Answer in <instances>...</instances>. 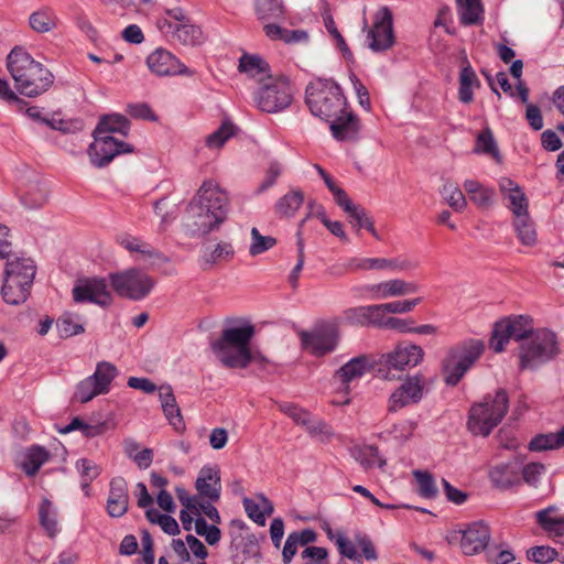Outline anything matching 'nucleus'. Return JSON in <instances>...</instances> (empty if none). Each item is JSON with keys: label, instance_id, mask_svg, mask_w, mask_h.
I'll use <instances>...</instances> for the list:
<instances>
[{"label": "nucleus", "instance_id": "1", "mask_svg": "<svg viewBox=\"0 0 564 564\" xmlns=\"http://www.w3.org/2000/svg\"><path fill=\"white\" fill-rule=\"evenodd\" d=\"M228 213L227 193L214 181H204L186 208L184 230L189 237L207 236L219 229Z\"/></svg>", "mask_w": 564, "mask_h": 564}, {"label": "nucleus", "instance_id": "2", "mask_svg": "<svg viewBox=\"0 0 564 564\" xmlns=\"http://www.w3.org/2000/svg\"><path fill=\"white\" fill-rule=\"evenodd\" d=\"M7 68L14 80L17 91L29 98L46 93L54 83L52 72L35 61L22 46H14L11 50L7 57Z\"/></svg>", "mask_w": 564, "mask_h": 564}, {"label": "nucleus", "instance_id": "3", "mask_svg": "<svg viewBox=\"0 0 564 564\" xmlns=\"http://www.w3.org/2000/svg\"><path fill=\"white\" fill-rule=\"evenodd\" d=\"M254 326L250 323L223 329L219 338L210 343V349L219 362L229 369H246L252 361L264 362L260 354L251 351L250 341L254 336Z\"/></svg>", "mask_w": 564, "mask_h": 564}, {"label": "nucleus", "instance_id": "4", "mask_svg": "<svg viewBox=\"0 0 564 564\" xmlns=\"http://www.w3.org/2000/svg\"><path fill=\"white\" fill-rule=\"evenodd\" d=\"M4 259L7 262L1 288L2 297L10 305H20L31 294V288L36 274V265L31 258L17 256L13 252Z\"/></svg>", "mask_w": 564, "mask_h": 564}, {"label": "nucleus", "instance_id": "5", "mask_svg": "<svg viewBox=\"0 0 564 564\" xmlns=\"http://www.w3.org/2000/svg\"><path fill=\"white\" fill-rule=\"evenodd\" d=\"M305 102L313 116L325 121L339 116L347 106L340 86L333 79H317L307 85Z\"/></svg>", "mask_w": 564, "mask_h": 564}, {"label": "nucleus", "instance_id": "6", "mask_svg": "<svg viewBox=\"0 0 564 564\" xmlns=\"http://www.w3.org/2000/svg\"><path fill=\"white\" fill-rule=\"evenodd\" d=\"M508 409V393L505 389H498L494 395L487 394L470 408L467 427L474 435L488 436L500 424Z\"/></svg>", "mask_w": 564, "mask_h": 564}, {"label": "nucleus", "instance_id": "7", "mask_svg": "<svg viewBox=\"0 0 564 564\" xmlns=\"http://www.w3.org/2000/svg\"><path fill=\"white\" fill-rule=\"evenodd\" d=\"M485 350L480 339L469 338L452 346L442 361V372L446 386L455 387L475 365Z\"/></svg>", "mask_w": 564, "mask_h": 564}, {"label": "nucleus", "instance_id": "8", "mask_svg": "<svg viewBox=\"0 0 564 564\" xmlns=\"http://www.w3.org/2000/svg\"><path fill=\"white\" fill-rule=\"evenodd\" d=\"M560 354L556 334L539 328L519 346V368L535 370Z\"/></svg>", "mask_w": 564, "mask_h": 564}, {"label": "nucleus", "instance_id": "9", "mask_svg": "<svg viewBox=\"0 0 564 564\" xmlns=\"http://www.w3.org/2000/svg\"><path fill=\"white\" fill-rule=\"evenodd\" d=\"M257 107L268 113L283 111L293 100V89L290 79L279 75L268 78L253 94Z\"/></svg>", "mask_w": 564, "mask_h": 564}, {"label": "nucleus", "instance_id": "10", "mask_svg": "<svg viewBox=\"0 0 564 564\" xmlns=\"http://www.w3.org/2000/svg\"><path fill=\"white\" fill-rule=\"evenodd\" d=\"M534 332L533 319L529 315L505 317L495 323L489 346L495 352H501L510 338L521 344Z\"/></svg>", "mask_w": 564, "mask_h": 564}, {"label": "nucleus", "instance_id": "11", "mask_svg": "<svg viewBox=\"0 0 564 564\" xmlns=\"http://www.w3.org/2000/svg\"><path fill=\"white\" fill-rule=\"evenodd\" d=\"M109 282L120 297L133 301L144 299L155 284L150 275L135 268L110 273Z\"/></svg>", "mask_w": 564, "mask_h": 564}, {"label": "nucleus", "instance_id": "12", "mask_svg": "<svg viewBox=\"0 0 564 564\" xmlns=\"http://www.w3.org/2000/svg\"><path fill=\"white\" fill-rule=\"evenodd\" d=\"M423 349L416 345H399L393 351L381 357V366L386 367L383 377L388 380L400 379L398 373L417 366L423 359Z\"/></svg>", "mask_w": 564, "mask_h": 564}, {"label": "nucleus", "instance_id": "13", "mask_svg": "<svg viewBox=\"0 0 564 564\" xmlns=\"http://www.w3.org/2000/svg\"><path fill=\"white\" fill-rule=\"evenodd\" d=\"M94 142L89 145L88 155L96 167L108 165L117 155L131 153L133 148L113 135L98 134L93 132Z\"/></svg>", "mask_w": 564, "mask_h": 564}, {"label": "nucleus", "instance_id": "14", "mask_svg": "<svg viewBox=\"0 0 564 564\" xmlns=\"http://www.w3.org/2000/svg\"><path fill=\"white\" fill-rule=\"evenodd\" d=\"M368 47L383 52L394 44L393 18L389 8H381L375 15L372 28L367 33Z\"/></svg>", "mask_w": 564, "mask_h": 564}, {"label": "nucleus", "instance_id": "15", "mask_svg": "<svg viewBox=\"0 0 564 564\" xmlns=\"http://www.w3.org/2000/svg\"><path fill=\"white\" fill-rule=\"evenodd\" d=\"M73 300L76 303H94L102 307H107L112 303V295L108 291L105 279H84L78 280L73 288Z\"/></svg>", "mask_w": 564, "mask_h": 564}, {"label": "nucleus", "instance_id": "16", "mask_svg": "<svg viewBox=\"0 0 564 564\" xmlns=\"http://www.w3.org/2000/svg\"><path fill=\"white\" fill-rule=\"evenodd\" d=\"M300 338L304 349L310 350L316 357H321L336 348L338 332L335 326L327 325L313 332L303 330L300 333Z\"/></svg>", "mask_w": 564, "mask_h": 564}, {"label": "nucleus", "instance_id": "17", "mask_svg": "<svg viewBox=\"0 0 564 564\" xmlns=\"http://www.w3.org/2000/svg\"><path fill=\"white\" fill-rule=\"evenodd\" d=\"M147 65L156 76L194 75V70L189 69L171 52L162 47L156 48L147 57Z\"/></svg>", "mask_w": 564, "mask_h": 564}, {"label": "nucleus", "instance_id": "18", "mask_svg": "<svg viewBox=\"0 0 564 564\" xmlns=\"http://www.w3.org/2000/svg\"><path fill=\"white\" fill-rule=\"evenodd\" d=\"M158 28L164 35L171 36L173 41L186 46H196L203 42L200 28L189 22L173 23L171 20L162 18L158 20Z\"/></svg>", "mask_w": 564, "mask_h": 564}, {"label": "nucleus", "instance_id": "19", "mask_svg": "<svg viewBox=\"0 0 564 564\" xmlns=\"http://www.w3.org/2000/svg\"><path fill=\"white\" fill-rule=\"evenodd\" d=\"M489 541V527L481 521L474 522L462 531L460 549L465 555H475L484 550L487 551Z\"/></svg>", "mask_w": 564, "mask_h": 564}, {"label": "nucleus", "instance_id": "20", "mask_svg": "<svg viewBox=\"0 0 564 564\" xmlns=\"http://www.w3.org/2000/svg\"><path fill=\"white\" fill-rule=\"evenodd\" d=\"M332 135L338 141H356L360 132V120L347 106L345 110L328 120Z\"/></svg>", "mask_w": 564, "mask_h": 564}, {"label": "nucleus", "instance_id": "21", "mask_svg": "<svg viewBox=\"0 0 564 564\" xmlns=\"http://www.w3.org/2000/svg\"><path fill=\"white\" fill-rule=\"evenodd\" d=\"M129 491L128 482L123 477H115L109 484V495L106 510L111 518H120L128 511Z\"/></svg>", "mask_w": 564, "mask_h": 564}, {"label": "nucleus", "instance_id": "22", "mask_svg": "<svg viewBox=\"0 0 564 564\" xmlns=\"http://www.w3.org/2000/svg\"><path fill=\"white\" fill-rule=\"evenodd\" d=\"M195 488L200 497L213 502L218 501L221 491L219 469L216 466L202 467L195 481Z\"/></svg>", "mask_w": 564, "mask_h": 564}, {"label": "nucleus", "instance_id": "23", "mask_svg": "<svg viewBox=\"0 0 564 564\" xmlns=\"http://www.w3.org/2000/svg\"><path fill=\"white\" fill-rule=\"evenodd\" d=\"M159 399L166 420L173 425L176 432H183L185 430V423L170 384L159 387Z\"/></svg>", "mask_w": 564, "mask_h": 564}, {"label": "nucleus", "instance_id": "24", "mask_svg": "<svg viewBox=\"0 0 564 564\" xmlns=\"http://www.w3.org/2000/svg\"><path fill=\"white\" fill-rule=\"evenodd\" d=\"M238 69L240 73L256 79L260 86L268 82V78L273 77L270 74V65L259 55L245 53L239 58Z\"/></svg>", "mask_w": 564, "mask_h": 564}, {"label": "nucleus", "instance_id": "25", "mask_svg": "<svg viewBox=\"0 0 564 564\" xmlns=\"http://www.w3.org/2000/svg\"><path fill=\"white\" fill-rule=\"evenodd\" d=\"M492 484L500 489H508L520 484V463L509 462L492 467L489 471Z\"/></svg>", "mask_w": 564, "mask_h": 564}, {"label": "nucleus", "instance_id": "26", "mask_svg": "<svg viewBox=\"0 0 564 564\" xmlns=\"http://www.w3.org/2000/svg\"><path fill=\"white\" fill-rule=\"evenodd\" d=\"M480 82L467 56L463 57V67L459 73L458 99L463 104L474 100V88H479Z\"/></svg>", "mask_w": 564, "mask_h": 564}, {"label": "nucleus", "instance_id": "27", "mask_svg": "<svg viewBox=\"0 0 564 564\" xmlns=\"http://www.w3.org/2000/svg\"><path fill=\"white\" fill-rule=\"evenodd\" d=\"M371 368L367 356H358L350 359L336 372V377L345 384V391H348V383L355 379L361 378Z\"/></svg>", "mask_w": 564, "mask_h": 564}, {"label": "nucleus", "instance_id": "28", "mask_svg": "<svg viewBox=\"0 0 564 564\" xmlns=\"http://www.w3.org/2000/svg\"><path fill=\"white\" fill-rule=\"evenodd\" d=\"M459 22L464 26L479 25L484 22V7L480 0H455Z\"/></svg>", "mask_w": 564, "mask_h": 564}, {"label": "nucleus", "instance_id": "29", "mask_svg": "<svg viewBox=\"0 0 564 564\" xmlns=\"http://www.w3.org/2000/svg\"><path fill=\"white\" fill-rule=\"evenodd\" d=\"M130 130L129 120L119 113L105 115L100 118L95 128V133L113 135L118 133L122 137L128 135Z\"/></svg>", "mask_w": 564, "mask_h": 564}, {"label": "nucleus", "instance_id": "30", "mask_svg": "<svg viewBox=\"0 0 564 564\" xmlns=\"http://www.w3.org/2000/svg\"><path fill=\"white\" fill-rule=\"evenodd\" d=\"M50 458L51 454L45 447L32 445L26 449L21 467L28 476H34Z\"/></svg>", "mask_w": 564, "mask_h": 564}, {"label": "nucleus", "instance_id": "31", "mask_svg": "<svg viewBox=\"0 0 564 564\" xmlns=\"http://www.w3.org/2000/svg\"><path fill=\"white\" fill-rule=\"evenodd\" d=\"M29 24L36 33H48L57 26V17L51 8H41L31 13Z\"/></svg>", "mask_w": 564, "mask_h": 564}, {"label": "nucleus", "instance_id": "32", "mask_svg": "<svg viewBox=\"0 0 564 564\" xmlns=\"http://www.w3.org/2000/svg\"><path fill=\"white\" fill-rule=\"evenodd\" d=\"M304 202V194L301 189H292L283 195L275 204V213L280 217L290 218L295 215Z\"/></svg>", "mask_w": 564, "mask_h": 564}, {"label": "nucleus", "instance_id": "33", "mask_svg": "<svg viewBox=\"0 0 564 564\" xmlns=\"http://www.w3.org/2000/svg\"><path fill=\"white\" fill-rule=\"evenodd\" d=\"M56 327L61 338H69L85 332L82 316L70 312H65L57 318Z\"/></svg>", "mask_w": 564, "mask_h": 564}, {"label": "nucleus", "instance_id": "34", "mask_svg": "<svg viewBox=\"0 0 564 564\" xmlns=\"http://www.w3.org/2000/svg\"><path fill=\"white\" fill-rule=\"evenodd\" d=\"M564 446V426L557 433L535 435L529 443L532 452L555 449Z\"/></svg>", "mask_w": 564, "mask_h": 564}, {"label": "nucleus", "instance_id": "35", "mask_svg": "<svg viewBox=\"0 0 564 564\" xmlns=\"http://www.w3.org/2000/svg\"><path fill=\"white\" fill-rule=\"evenodd\" d=\"M117 367L108 361H100L96 366L95 372L89 378L98 386L99 391L107 393L109 391L110 383L117 377Z\"/></svg>", "mask_w": 564, "mask_h": 564}, {"label": "nucleus", "instance_id": "36", "mask_svg": "<svg viewBox=\"0 0 564 564\" xmlns=\"http://www.w3.org/2000/svg\"><path fill=\"white\" fill-rule=\"evenodd\" d=\"M284 6L281 0H258L256 14L262 22L284 19Z\"/></svg>", "mask_w": 564, "mask_h": 564}, {"label": "nucleus", "instance_id": "37", "mask_svg": "<svg viewBox=\"0 0 564 564\" xmlns=\"http://www.w3.org/2000/svg\"><path fill=\"white\" fill-rule=\"evenodd\" d=\"M383 299L403 296L419 291L420 286L415 282H408L401 279H392L382 282Z\"/></svg>", "mask_w": 564, "mask_h": 564}, {"label": "nucleus", "instance_id": "38", "mask_svg": "<svg viewBox=\"0 0 564 564\" xmlns=\"http://www.w3.org/2000/svg\"><path fill=\"white\" fill-rule=\"evenodd\" d=\"M513 227L517 236L522 245L533 246L536 242V232L534 224L531 220L529 214L527 216L514 219Z\"/></svg>", "mask_w": 564, "mask_h": 564}, {"label": "nucleus", "instance_id": "39", "mask_svg": "<svg viewBox=\"0 0 564 564\" xmlns=\"http://www.w3.org/2000/svg\"><path fill=\"white\" fill-rule=\"evenodd\" d=\"M400 388H403L404 394L406 395V400L409 405L415 404L421 401L423 398V389H424V379L422 375H415L411 377H406V379L401 383Z\"/></svg>", "mask_w": 564, "mask_h": 564}, {"label": "nucleus", "instance_id": "40", "mask_svg": "<svg viewBox=\"0 0 564 564\" xmlns=\"http://www.w3.org/2000/svg\"><path fill=\"white\" fill-rule=\"evenodd\" d=\"M476 153H484L492 156L495 160H500V153L495 141L494 134L489 128L484 129L476 139L475 150Z\"/></svg>", "mask_w": 564, "mask_h": 564}, {"label": "nucleus", "instance_id": "41", "mask_svg": "<svg viewBox=\"0 0 564 564\" xmlns=\"http://www.w3.org/2000/svg\"><path fill=\"white\" fill-rule=\"evenodd\" d=\"M441 194L454 210L462 212L465 209L467 205L466 198L455 183L447 181L443 185Z\"/></svg>", "mask_w": 564, "mask_h": 564}, {"label": "nucleus", "instance_id": "42", "mask_svg": "<svg viewBox=\"0 0 564 564\" xmlns=\"http://www.w3.org/2000/svg\"><path fill=\"white\" fill-rule=\"evenodd\" d=\"M40 524L47 532L48 536L53 538L57 533V521L53 510L52 502L44 498L39 508Z\"/></svg>", "mask_w": 564, "mask_h": 564}, {"label": "nucleus", "instance_id": "43", "mask_svg": "<svg viewBox=\"0 0 564 564\" xmlns=\"http://www.w3.org/2000/svg\"><path fill=\"white\" fill-rule=\"evenodd\" d=\"M237 127L230 121H224L221 126L210 133L206 139V145L209 148H220L225 142L236 133Z\"/></svg>", "mask_w": 564, "mask_h": 564}, {"label": "nucleus", "instance_id": "44", "mask_svg": "<svg viewBox=\"0 0 564 564\" xmlns=\"http://www.w3.org/2000/svg\"><path fill=\"white\" fill-rule=\"evenodd\" d=\"M349 221L354 227H357L358 229L365 228L368 230L376 239H380L372 218L368 215L367 210L358 205L349 215H348Z\"/></svg>", "mask_w": 564, "mask_h": 564}, {"label": "nucleus", "instance_id": "45", "mask_svg": "<svg viewBox=\"0 0 564 564\" xmlns=\"http://www.w3.org/2000/svg\"><path fill=\"white\" fill-rule=\"evenodd\" d=\"M47 200V191L40 184H32L22 196V204L29 209L42 207Z\"/></svg>", "mask_w": 564, "mask_h": 564}, {"label": "nucleus", "instance_id": "46", "mask_svg": "<svg viewBox=\"0 0 564 564\" xmlns=\"http://www.w3.org/2000/svg\"><path fill=\"white\" fill-rule=\"evenodd\" d=\"M413 475L419 484L417 492L421 497L432 499L437 496V487L432 474L429 471L415 470Z\"/></svg>", "mask_w": 564, "mask_h": 564}, {"label": "nucleus", "instance_id": "47", "mask_svg": "<svg viewBox=\"0 0 564 564\" xmlns=\"http://www.w3.org/2000/svg\"><path fill=\"white\" fill-rule=\"evenodd\" d=\"M555 507H549L546 509L540 510L536 513L538 523L549 533L554 534L556 536L557 532L562 524H564V517H555L552 518L550 514L554 511Z\"/></svg>", "mask_w": 564, "mask_h": 564}, {"label": "nucleus", "instance_id": "48", "mask_svg": "<svg viewBox=\"0 0 564 564\" xmlns=\"http://www.w3.org/2000/svg\"><path fill=\"white\" fill-rule=\"evenodd\" d=\"M251 245L249 252L252 257L263 253L275 246L276 239L271 236H262L260 231L253 227L251 229Z\"/></svg>", "mask_w": 564, "mask_h": 564}, {"label": "nucleus", "instance_id": "49", "mask_svg": "<svg viewBox=\"0 0 564 564\" xmlns=\"http://www.w3.org/2000/svg\"><path fill=\"white\" fill-rule=\"evenodd\" d=\"M195 532L198 535L204 536L205 541L209 545L217 544L221 538L219 528L215 524H208L200 516H197V519L195 520Z\"/></svg>", "mask_w": 564, "mask_h": 564}, {"label": "nucleus", "instance_id": "50", "mask_svg": "<svg viewBox=\"0 0 564 564\" xmlns=\"http://www.w3.org/2000/svg\"><path fill=\"white\" fill-rule=\"evenodd\" d=\"M99 394H104L102 391H99L98 386L87 377L77 384L73 399L80 403H87Z\"/></svg>", "mask_w": 564, "mask_h": 564}, {"label": "nucleus", "instance_id": "51", "mask_svg": "<svg viewBox=\"0 0 564 564\" xmlns=\"http://www.w3.org/2000/svg\"><path fill=\"white\" fill-rule=\"evenodd\" d=\"M302 564H330L328 551L323 546H306L301 553Z\"/></svg>", "mask_w": 564, "mask_h": 564}, {"label": "nucleus", "instance_id": "52", "mask_svg": "<svg viewBox=\"0 0 564 564\" xmlns=\"http://www.w3.org/2000/svg\"><path fill=\"white\" fill-rule=\"evenodd\" d=\"M558 556V552L545 545L533 546L527 551L528 560L538 564H547Z\"/></svg>", "mask_w": 564, "mask_h": 564}, {"label": "nucleus", "instance_id": "53", "mask_svg": "<svg viewBox=\"0 0 564 564\" xmlns=\"http://www.w3.org/2000/svg\"><path fill=\"white\" fill-rule=\"evenodd\" d=\"M355 544L356 543L347 539L341 532L336 533V545L340 555L348 560L357 562L358 564H361V555L357 552Z\"/></svg>", "mask_w": 564, "mask_h": 564}, {"label": "nucleus", "instance_id": "54", "mask_svg": "<svg viewBox=\"0 0 564 564\" xmlns=\"http://www.w3.org/2000/svg\"><path fill=\"white\" fill-rule=\"evenodd\" d=\"M379 270H390L394 272L414 270L417 264L405 258H379Z\"/></svg>", "mask_w": 564, "mask_h": 564}, {"label": "nucleus", "instance_id": "55", "mask_svg": "<svg viewBox=\"0 0 564 564\" xmlns=\"http://www.w3.org/2000/svg\"><path fill=\"white\" fill-rule=\"evenodd\" d=\"M510 202V209L514 215L516 219L522 216H527L529 214V203L528 197L524 192L520 188L514 193L508 195Z\"/></svg>", "mask_w": 564, "mask_h": 564}, {"label": "nucleus", "instance_id": "56", "mask_svg": "<svg viewBox=\"0 0 564 564\" xmlns=\"http://www.w3.org/2000/svg\"><path fill=\"white\" fill-rule=\"evenodd\" d=\"M356 459L365 469L372 468L377 462L379 467H383L386 464V460L380 459L377 446H367L366 448L360 449L356 456Z\"/></svg>", "mask_w": 564, "mask_h": 564}, {"label": "nucleus", "instance_id": "57", "mask_svg": "<svg viewBox=\"0 0 564 564\" xmlns=\"http://www.w3.org/2000/svg\"><path fill=\"white\" fill-rule=\"evenodd\" d=\"M279 410L290 416L296 424H308L310 413L294 403L282 402Z\"/></svg>", "mask_w": 564, "mask_h": 564}, {"label": "nucleus", "instance_id": "58", "mask_svg": "<svg viewBox=\"0 0 564 564\" xmlns=\"http://www.w3.org/2000/svg\"><path fill=\"white\" fill-rule=\"evenodd\" d=\"M235 250L230 242H219L215 249L204 257L206 263H216L219 260H229L234 257Z\"/></svg>", "mask_w": 564, "mask_h": 564}, {"label": "nucleus", "instance_id": "59", "mask_svg": "<svg viewBox=\"0 0 564 564\" xmlns=\"http://www.w3.org/2000/svg\"><path fill=\"white\" fill-rule=\"evenodd\" d=\"M76 468L79 471L82 479H85L87 481H93L94 479H96L101 471L99 465L87 458H82L77 460Z\"/></svg>", "mask_w": 564, "mask_h": 564}, {"label": "nucleus", "instance_id": "60", "mask_svg": "<svg viewBox=\"0 0 564 564\" xmlns=\"http://www.w3.org/2000/svg\"><path fill=\"white\" fill-rule=\"evenodd\" d=\"M324 22H325L326 30L336 40L337 46L340 50V52L343 53V55L346 58H351L352 57V53L350 52V50H349L347 43L345 42L343 35L337 30L333 17L329 15V17L325 18Z\"/></svg>", "mask_w": 564, "mask_h": 564}, {"label": "nucleus", "instance_id": "61", "mask_svg": "<svg viewBox=\"0 0 564 564\" xmlns=\"http://www.w3.org/2000/svg\"><path fill=\"white\" fill-rule=\"evenodd\" d=\"M369 305L348 308L345 311V318L349 324L369 326Z\"/></svg>", "mask_w": 564, "mask_h": 564}, {"label": "nucleus", "instance_id": "62", "mask_svg": "<svg viewBox=\"0 0 564 564\" xmlns=\"http://www.w3.org/2000/svg\"><path fill=\"white\" fill-rule=\"evenodd\" d=\"M422 302V297L403 300V301H394L390 303H384V307L387 314H404L411 312L417 304Z\"/></svg>", "mask_w": 564, "mask_h": 564}, {"label": "nucleus", "instance_id": "63", "mask_svg": "<svg viewBox=\"0 0 564 564\" xmlns=\"http://www.w3.org/2000/svg\"><path fill=\"white\" fill-rule=\"evenodd\" d=\"M545 467L541 463H530L520 467V474L523 480L531 486H535L539 481L540 476L544 473Z\"/></svg>", "mask_w": 564, "mask_h": 564}, {"label": "nucleus", "instance_id": "64", "mask_svg": "<svg viewBox=\"0 0 564 564\" xmlns=\"http://www.w3.org/2000/svg\"><path fill=\"white\" fill-rule=\"evenodd\" d=\"M355 543L361 550V557L364 556L367 561H376L378 558L376 547L367 534L357 533L355 535Z\"/></svg>", "mask_w": 564, "mask_h": 564}]
</instances>
